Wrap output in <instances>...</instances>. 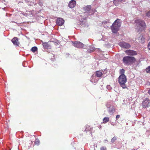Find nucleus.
<instances>
[{
	"mask_svg": "<svg viewBox=\"0 0 150 150\" xmlns=\"http://www.w3.org/2000/svg\"><path fill=\"white\" fill-rule=\"evenodd\" d=\"M39 143L40 141L38 139H36L35 142V144L37 145H38L39 144Z\"/></svg>",
	"mask_w": 150,
	"mask_h": 150,
	"instance_id": "a878e982",
	"label": "nucleus"
},
{
	"mask_svg": "<svg viewBox=\"0 0 150 150\" xmlns=\"http://www.w3.org/2000/svg\"><path fill=\"white\" fill-rule=\"evenodd\" d=\"M140 40L139 42L142 43H143L145 42V38L143 37V36H141L139 37Z\"/></svg>",
	"mask_w": 150,
	"mask_h": 150,
	"instance_id": "a211bd4d",
	"label": "nucleus"
},
{
	"mask_svg": "<svg viewBox=\"0 0 150 150\" xmlns=\"http://www.w3.org/2000/svg\"><path fill=\"white\" fill-rule=\"evenodd\" d=\"M83 8L85 11L83 15H86L88 16L93 14L96 11V9H91V5H87L83 7Z\"/></svg>",
	"mask_w": 150,
	"mask_h": 150,
	"instance_id": "20e7f679",
	"label": "nucleus"
},
{
	"mask_svg": "<svg viewBox=\"0 0 150 150\" xmlns=\"http://www.w3.org/2000/svg\"><path fill=\"white\" fill-rule=\"evenodd\" d=\"M120 117V116L119 115H117L116 116V120H117V119L119 118Z\"/></svg>",
	"mask_w": 150,
	"mask_h": 150,
	"instance_id": "7c9ffc66",
	"label": "nucleus"
},
{
	"mask_svg": "<svg viewBox=\"0 0 150 150\" xmlns=\"http://www.w3.org/2000/svg\"><path fill=\"white\" fill-rule=\"evenodd\" d=\"M142 105L143 108H148L150 106V100L149 99L146 98L144 99L142 101Z\"/></svg>",
	"mask_w": 150,
	"mask_h": 150,
	"instance_id": "0eeeda50",
	"label": "nucleus"
},
{
	"mask_svg": "<svg viewBox=\"0 0 150 150\" xmlns=\"http://www.w3.org/2000/svg\"><path fill=\"white\" fill-rule=\"evenodd\" d=\"M146 16L148 17H150V11H149L146 13Z\"/></svg>",
	"mask_w": 150,
	"mask_h": 150,
	"instance_id": "cd10ccee",
	"label": "nucleus"
},
{
	"mask_svg": "<svg viewBox=\"0 0 150 150\" xmlns=\"http://www.w3.org/2000/svg\"><path fill=\"white\" fill-rule=\"evenodd\" d=\"M100 150H107V149L105 146H103L101 147Z\"/></svg>",
	"mask_w": 150,
	"mask_h": 150,
	"instance_id": "bb28decb",
	"label": "nucleus"
},
{
	"mask_svg": "<svg viewBox=\"0 0 150 150\" xmlns=\"http://www.w3.org/2000/svg\"><path fill=\"white\" fill-rule=\"evenodd\" d=\"M64 21L62 18H58L56 21V24L58 26H61L63 25L64 23Z\"/></svg>",
	"mask_w": 150,
	"mask_h": 150,
	"instance_id": "9d476101",
	"label": "nucleus"
},
{
	"mask_svg": "<svg viewBox=\"0 0 150 150\" xmlns=\"http://www.w3.org/2000/svg\"><path fill=\"white\" fill-rule=\"evenodd\" d=\"M11 41L14 45L17 46H19L20 43L19 42L18 39L17 37H14L11 40Z\"/></svg>",
	"mask_w": 150,
	"mask_h": 150,
	"instance_id": "9b49d317",
	"label": "nucleus"
},
{
	"mask_svg": "<svg viewBox=\"0 0 150 150\" xmlns=\"http://www.w3.org/2000/svg\"><path fill=\"white\" fill-rule=\"evenodd\" d=\"M110 124L112 125H113V126L116 125V124H115V123H113V122H110Z\"/></svg>",
	"mask_w": 150,
	"mask_h": 150,
	"instance_id": "2f4dec72",
	"label": "nucleus"
},
{
	"mask_svg": "<svg viewBox=\"0 0 150 150\" xmlns=\"http://www.w3.org/2000/svg\"><path fill=\"white\" fill-rule=\"evenodd\" d=\"M127 54L130 55H135L137 54V52L132 50H128L126 51Z\"/></svg>",
	"mask_w": 150,
	"mask_h": 150,
	"instance_id": "ddd939ff",
	"label": "nucleus"
},
{
	"mask_svg": "<svg viewBox=\"0 0 150 150\" xmlns=\"http://www.w3.org/2000/svg\"><path fill=\"white\" fill-rule=\"evenodd\" d=\"M125 73V70L124 69H120V76H125L124 74Z\"/></svg>",
	"mask_w": 150,
	"mask_h": 150,
	"instance_id": "f3484780",
	"label": "nucleus"
},
{
	"mask_svg": "<svg viewBox=\"0 0 150 150\" xmlns=\"http://www.w3.org/2000/svg\"><path fill=\"white\" fill-rule=\"evenodd\" d=\"M147 47L149 50H150V41L149 42L148 44Z\"/></svg>",
	"mask_w": 150,
	"mask_h": 150,
	"instance_id": "c756f323",
	"label": "nucleus"
},
{
	"mask_svg": "<svg viewBox=\"0 0 150 150\" xmlns=\"http://www.w3.org/2000/svg\"><path fill=\"white\" fill-rule=\"evenodd\" d=\"M94 51V48L93 47L90 48V49H88L87 51V52L90 53Z\"/></svg>",
	"mask_w": 150,
	"mask_h": 150,
	"instance_id": "412c9836",
	"label": "nucleus"
},
{
	"mask_svg": "<svg viewBox=\"0 0 150 150\" xmlns=\"http://www.w3.org/2000/svg\"><path fill=\"white\" fill-rule=\"evenodd\" d=\"M73 45L77 48H82L83 46V44L79 41H72Z\"/></svg>",
	"mask_w": 150,
	"mask_h": 150,
	"instance_id": "1a4fd4ad",
	"label": "nucleus"
},
{
	"mask_svg": "<svg viewBox=\"0 0 150 150\" xmlns=\"http://www.w3.org/2000/svg\"><path fill=\"white\" fill-rule=\"evenodd\" d=\"M98 80H97L96 79V77H95L94 76H92L91 77V81L92 83H96V82L98 81Z\"/></svg>",
	"mask_w": 150,
	"mask_h": 150,
	"instance_id": "dca6fc26",
	"label": "nucleus"
},
{
	"mask_svg": "<svg viewBox=\"0 0 150 150\" xmlns=\"http://www.w3.org/2000/svg\"><path fill=\"white\" fill-rule=\"evenodd\" d=\"M118 45L121 47L125 49H129L131 46L130 44L124 41L119 42Z\"/></svg>",
	"mask_w": 150,
	"mask_h": 150,
	"instance_id": "6e6552de",
	"label": "nucleus"
},
{
	"mask_svg": "<svg viewBox=\"0 0 150 150\" xmlns=\"http://www.w3.org/2000/svg\"><path fill=\"white\" fill-rule=\"evenodd\" d=\"M103 123H106L109 121V118L108 117H105L103 119Z\"/></svg>",
	"mask_w": 150,
	"mask_h": 150,
	"instance_id": "aec40b11",
	"label": "nucleus"
},
{
	"mask_svg": "<svg viewBox=\"0 0 150 150\" xmlns=\"http://www.w3.org/2000/svg\"><path fill=\"white\" fill-rule=\"evenodd\" d=\"M118 79V83L120 86L123 89L126 88L127 87L125 85V83L127 81L126 76H119Z\"/></svg>",
	"mask_w": 150,
	"mask_h": 150,
	"instance_id": "39448f33",
	"label": "nucleus"
},
{
	"mask_svg": "<svg viewBox=\"0 0 150 150\" xmlns=\"http://www.w3.org/2000/svg\"><path fill=\"white\" fill-rule=\"evenodd\" d=\"M86 18H87V17H85V19H86Z\"/></svg>",
	"mask_w": 150,
	"mask_h": 150,
	"instance_id": "f704fd0d",
	"label": "nucleus"
},
{
	"mask_svg": "<svg viewBox=\"0 0 150 150\" xmlns=\"http://www.w3.org/2000/svg\"><path fill=\"white\" fill-rule=\"evenodd\" d=\"M122 0H114L113 1V3L115 5H116L121 2Z\"/></svg>",
	"mask_w": 150,
	"mask_h": 150,
	"instance_id": "6ab92c4d",
	"label": "nucleus"
},
{
	"mask_svg": "<svg viewBox=\"0 0 150 150\" xmlns=\"http://www.w3.org/2000/svg\"><path fill=\"white\" fill-rule=\"evenodd\" d=\"M30 50L31 51H32L33 52H35L38 50V48L36 47H35V46L33 47H32Z\"/></svg>",
	"mask_w": 150,
	"mask_h": 150,
	"instance_id": "4be33fe9",
	"label": "nucleus"
},
{
	"mask_svg": "<svg viewBox=\"0 0 150 150\" xmlns=\"http://www.w3.org/2000/svg\"><path fill=\"white\" fill-rule=\"evenodd\" d=\"M148 93L150 95V88L148 90Z\"/></svg>",
	"mask_w": 150,
	"mask_h": 150,
	"instance_id": "72a5a7b5",
	"label": "nucleus"
},
{
	"mask_svg": "<svg viewBox=\"0 0 150 150\" xmlns=\"http://www.w3.org/2000/svg\"><path fill=\"white\" fill-rule=\"evenodd\" d=\"M149 32H150V28L149 29Z\"/></svg>",
	"mask_w": 150,
	"mask_h": 150,
	"instance_id": "e433bc0d",
	"label": "nucleus"
},
{
	"mask_svg": "<svg viewBox=\"0 0 150 150\" xmlns=\"http://www.w3.org/2000/svg\"><path fill=\"white\" fill-rule=\"evenodd\" d=\"M106 88L107 89L109 90H111L112 89V88L110 85H107Z\"/></svg>",
	"mask_w": 150,
	"mask_h": 150,
	"instance_id": "c85d7f7f",
	"label": "nucleus"
},
{
	"mask_svg": "<svg viewBox=\"0 0 150 150\" xmlns=\"http://www.w3.org/2000/svg\"><path fill=\"white\" fill-rule=\"evenodd\" d=\"M91 129V128L88 125H87L86 126V129H85V131H90Z\"/></svg>",
	"mask_w": 150,
	"mask_h": 150,
	"instance_id": "b1692460",
	"label": "nucleus"
},
{
	"mask_svg": "<svg viewBox=\"0 0 150 150\" xmlns=\"http://www.w3.org/2000/svg\"><path fill=\"white\" fill-rule=\"evenodd\" d=\"M132 150H135V149H132Z\"/></svg>",
	"mask_w": 150,
	"mask_h": 150,
	"instance_id": "c9c22d12",
	"label": "nucleus"
},
{
	"mask_svg": "<svg viewBox=\"0 0 150 150\" xmlns=\"http://www.w3.org/2000/svg\"><path fill=\"white\" fill-rule=\"evenodd\" d=\"M42 45L44 47L45 49H50L51 48V46L47 42H43Z\"/></svg>",
	"mask_w": 150,
	"mask_h": 150,
	"instance_id": "2eb2a0df",
	"label": "nucleus"
},
{
	"mask_svg": "<svg viewBox=\"0 0 150 150\" xmlns=\"http://www.w3.org/2000/svg\"><path fill=\"white\" fill-rule=\"evenodd\" d=\"M13 22H14L15 23H16L17 24V25L18 26H20V23H18L16 22H14V21H13Z\"/></svg>",
	"mask_w": 150,
	"mask_h": 150,
	"instance_id": "473e14b6",
	"label": "nucleus"
},
{
	"mask_svg": "<svg viewBox=\"0 0 150 150\" xmlns=\"http://www.w3.org/2000/svg\"><path fill=\"white\" fill-rule=\"evenodd\" d=\"M135 23L137 26L138 32L140 33L145 30L146 25L144 21L141 19H137L135 21Z\"/></svg>",
	"mask_w": 150,
	"mask_h": 150,
	"instance_id": "f257e3e1",
	"label": "nucleus"
},
{
	"mask_svg": "<svg viewBox=\"0 0 150 150\" xmlns=\"http://www.w3.org/2000/svg\"><path fill=\"white\" fill-rule=\"evenodd\" d=\"M102 71H97L96 72V76L98 77H100L103 75Z\"/></svg>",
	"mask_w": 150,
	"mask_h": 150,
	"instance_id": "4468645a",
	"label": "nucleus"
},
{
	"mask_svg": "<svg viewBox=\"0 0 150 150\" xmlns=\"http://www.w3.org/2000/svg\"><path fill=\"white\" fill-rule=\"evenodd\" d=\"M106 106L107 108V111L110 115H112L115 111L116 108L112 105L111 102H107Z\"/></svg>",
	"mask_w": 150,
	"mask_h": 150,
	"instance_id": "423d86ee",
	"label": "nucleus"
},
{
	"mask_svg": "<svg viewBox=\"0 0 150 150\" xmlns=\"http://www.w3.org/2000/svg\"><path fill=\"white\" fill-rule=\"evenodd\" d=\"M145 70L147 73L150 74V66L147 67L145 69Z\"/></svg>",
	"mask_w": 150,
	"mask_h": 150,
	"instance_id": "5701e85b",
	"label": "nucleus"
},
{
	"mask_svg": "<svg viewBox=\"0 0 150 150\" xmlns=\"http://www.w3.org/2000/svg\"><path fill=\"white\" fill-rule=\"evenodd\" d=\"M76 4V1L74 0H71L70 1L68 4V6L70 8H74Z\"/></svg>",
	"mask_w": 150,
	"mask_h": 150,
	"instance_id": "f8f14e48",
	"label": "nucleus"
},
{
	"mask_svg": "<svg viewBox=\"0 0 150 150\" xmlns=\"http://www.w3.org/2000/svg\"><path fill=\"white\" fill-rule=\"evenodd\" d=\"M121 25L120 20L117 19L115 21L111 26V29L112 33H116L119 30Z\"/></svg>",
	"mask_w": 150,
	"mask_h": 150,
	"instance_id": "7ed1b4c3",
	"label": "nucleus"
},
{
	"mask_svg": "<svg viewBox=\"0 0 150 150\" xmlns=\"http://www.w3.org/2000/svg\"><path fill=\"white\" fill-rule=\"evenodd\" d=\"M117 139V138L116 137L114 136L111 139V142L113 143Z\"/></svg>",
	"mask_w": 150,
	"mask_h": 150,
	"instance_id": "393cba45",
	"label": "nucleus"
},
{
	"mask_svg": "<svg viewBox=\"0 0 150 150\" xmlns=\"http://www.w3.org/2000/svg\"><path fill=\"white\" fill-rule=\"evenodd\" d=\"M135 58L133 57L126 56L122 59L123 63L125 65H130L133 64L136 61Z\"/></svg>",
	"mask_w": 150,
	"mask_h": 150,
	"instance_id": "f03ea898",
	"label": "nucleus"
}]
</instances>
